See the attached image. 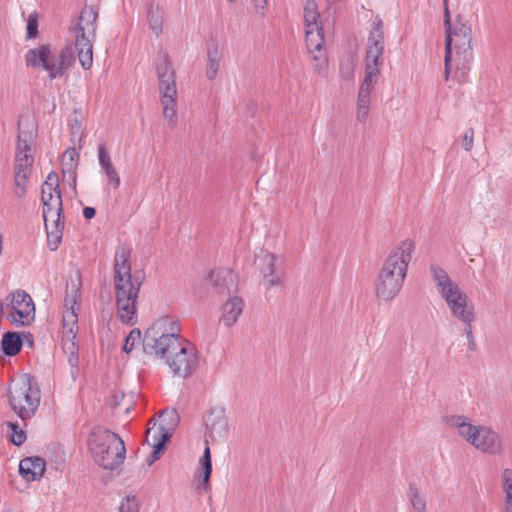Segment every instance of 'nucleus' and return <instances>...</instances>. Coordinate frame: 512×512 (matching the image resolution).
I'll use <instances>...</instances> for the list:
<instances>
[{
    "label": "nucleus",
    "instance_id": "obj_34",
    "mask_svg": "<svg viewBox=\"0 0 512 512\" xmlns=\"http://www.w3.org/2000/svg\"><path fill=\"white\" fill-rule=\"evenodd\" d=\"M311 55L314 69L319 75L325 76L328 69V59L325 49L321 50V52L312 53Z\"/></svg>",
    "mask_w": 512,
    "mask_h": 512
},
{
    "label": "nucleus",
    "instance_id": "obj_19",
    "mask_svg": "<svg viewBox=\"0 0 512 512\" xmlns=\"http://www.w3.org/2000/svg\"><path fill=\"white\" fill-rule=\"evenodd\" d=\"M257 259L259 260V268L266 285H279L281 283L280 277L275 274L276 256L273 253L261 251Z\"/></svg>",
    "mask_w": 512,
    "mask_h": 512
},
{
    "label": "nucleus",
    "instance_id": "obj_8",
    "mask_svg": "<svg viewBox=\"0 0 512 512\" xmlns=\"http://www.w3.org/2000/svg\"><path fill=\"white\" fill-rule=\"evenodd\" d=\"M74 60V51L71 47L61 49L56 55L49 44L29 49L25 54L26 65L47 71L50 80L62 77L73 65Z\"/></svg>",
    "mask_w": 512,
    "mask_h": 512
},
{
    "label": "nucleus",
    "instance_id": "obj_12",
    "mask_svg": "<svg viewBox=\"0 0 512 512\" xmlns=\"http://www.w3.org/2000/svg\"><path fill=\"white\" fill-rule=\"evenodd\" d=\"M384 46L385 42L383 21L379 16H376L367 39V47L364 59L365 79H369V81H378L380 75V67L384 62Z\"/></svg>",
    "mask_w": 512,
    "mask_h": 512
},
{
    "label": "nucleus",
    "instance_id": "obj_14",
    "mask_svg": "<svg viewBox=\"0 0 512 512\" xmlns=\"http://www.w3.org/2000/svg\"><path fill=\"white\" fill-rule=\"evenodd\" d=\"M207 283L212 287L213 293L217 295H231L237 290L238 282L236 274L228 268L211 270L206 278Z\"/></svg>",
    "mask_w": 512,
    "mask_h": 512
},
{
    "label": "nucleus",
    "instance_id": "obj_27",
    "mask_svg": "<svg viewBox=\"0 0 512 512\" xmlns=\"http://www.w3.org/2000/svg\"><path fill=\"white\" fill-rule=\"evenodd\" d=\"M147 20L150 30L159 36L163 31V12L159 7L150 4L147 9Z\"/></svg>",
    "mask_w": 512,
    "mask_h": 512
},
{
    "label": "nucleus",
    "instance_id": "obj_37",
    "mask_svg": "<svg viewBox=\"0 0 512 512\" xmlns=\"http://www.w3.org/2000/svg\"><path fill=\"white\" fill-rule=\"evenodd\" d=\"M97 152H98L97 153L98 154L97 155L98 162L101 167V171L114 167L111 157H110L109 153L107 152V149H106V146L104 143H101L98 145Z\"/></svg>",
    "mask_w": 512,
    "mask_h": 512
},
{
    "label": "nucleus",
    "instance_id": "obj_50",
    "mask_svg": "<svg viewBox=\"0 0 512 512\" xmlns=\"http://www.w3.org/2000/svg\"><path fill=\"white\" fill-rule=\"evenodd\" d=\"M96 214V210L93 207H85L83 209V216L85 219L90 220L92 219Z\"/></svg>",
    "mask_w": 512,
    "mask_h": 512
},
{
    "label": "nucleus",
    "instance_id": "obj_38",
    "mask_svg": "<svg viewBox=\"0 0 512 512\" xmlns=\"http://www.w3.org/2000/svg\"><path fill=\"white\" fill-rule=\"evenodd\" d=\"M141 339V331L138 328H134L130 331V333L125 338V343L123 345V351L125 353H130L135 344L138 343Z\"/></svg>",
    "mask_w": 512,
    "mask_h": 512
},
{
    "label": "nucleus",
    "instance_id": "obj_5",
    "mask_svg": "<svg viewBox=\"0 0 512 512\" xmlns=\"http://www.w3.org/2000/svg\"><path fill=\"white\" fill-rule=\"evenodd\" d=\"M89 447L97 465L105 470L119 468L126 457L122 438L108 429H96L90 434Z\"/></svg>",
    "mask_w": 512,
    "mask_h": 512
},
{
    "label": "nucleus",
    "instance_id": "obj_56",
    "mask_svg": "<svg viewBox=\"0 0 512 512\" xmlns=\"http://www.w3.org/2000/svg\"><path fill=\"white\" fill-rule=\"evenodd\" d=\"M508 512V511H507Z\"/></svg>",
    "mask_w": 512,
    "mask_h": 512
},
{
    "label": "nucleus",
    "instance_id": "obj_31",
    "mask_svg": "<svg viewBox=\"0 0 512 512\" xmlns=\"http://www.w3.org/2000/svg\"><path fill=\"white\" fill-rule=\"evenodd\" d=\"M63 213V202L61 195H55L54 203H49V206H43V218L44 222H49V219H59Z\"/></svg>",
    "mask_w": 512,
    "mask_h": 512
},
{
    "label": "nucleus",
    "instance_id": "obj_28",
    "mask_svg": "<svg viewBox=\"0 0 512 512\" xmlns=\"http://www.w3.org/2000/svg\"><path fill=\"white\" fill-rule=\"evenodd\" d=\"M407 498L415 512H426L427 503L425 494L421 492L413 483L409 484Z\"/></svg>",
    "mask_w": 512,
    "mask_h": 512
},
{
    "label": "nucleus",
    "instance_id": "obj_22",
    "mask_svg": "<svg viewBox=\"0 0 512 512\" xmlns=\"http://www.w3.org/2000/svg\"><path fill=\"white\" fill-rule=\"evenodd\" d=\"M305 42L307 50L310 54L321 52L324 50V30L323 27L306 28Z\"/></svg>",
    "mask_w": 512,
    "mask_h": 512
},
{
    "label": "nucleus",
    "instance_id": "obj_18",
    "mask_svg": "<svg viewBox=\"0 0 512 512\" xmlns=\"http://www.w3.org/2000/svg\"><path fill=\"white\" fill-rule=\"evenodd\" d=\"M205 425L214 438L224 439L228 435V422L223 410H211L205 418Z\"/></svg>",
    "mask_w": 512,
    "mask_h": 512
},
{
    "label": "nucleus",
    "instance_id": "obj_46",
    "mask_svg": "<svg viewBox=\"0 0 512 512\" xmlns=\"http://www.w3.org/2000/svg\"><path fill=\"white\" fill-rule=\"evenodd\" d=\"M465 324V334L469 343V349L473 351L475 349V341L472 333V322L464 323Z\"/></svg>",
    "mask_w": 512,
    "mask_h": 512
},
{
    "label": "nucleus",
    "instance_id": "obj_54",
    "mask_svg": "<svg viewBox=\"0 0 512 512\" xmlns=\"http://www.w3.org/2000/svg\"><path fill=\"white\" fill-rule=\"evenodd\" d=\"M229 2H234L235 0H228Z\"/></svg>",
    "mask_w": 512,
    "mask_h": 512
},
{
    "label": "nucleus",
    "instance_id": "obj_20",
    "mask_svg": "<svg viewBox=\"0 0 512 512\" xmlns=\"http://www.w3.org/2000/svg\"><path fill=\"white\" fill-rule=\"evenodd\" d=\"M244 302L240 297L230 296L222 306L220 321L226 326H233L242 314Z\"/></svg>",
    "mask_w": 512,
    "mask_h": 512
},
{
    "label": "nucleus",
    "instance_id": "obj_42",
    "mask_svg": "<svg viewBox=\"0 0 512 512\" xmlns=\"http://www.w3.org/2000/svg\"><path fill=\"white\" fill-rule=\"evenodd\" d=\"M42 188L50 189L51 191H55V194L61 195V191L59 189V180H58L57 174L54 173V172H51L47 176V178H46Z\"/></svg>",
    "mask_w": 512,
    "mask_h": 512
},
{
    "label": "nucleus",
    "instance_id": "obj_29",
    "mask_svg": "<svg viewBox=\"0 0 512 512\" xmlns=\"http://www.w3.org/2000/svg\"><path fill=\"white\" fill-rule=\"evenodd\" d=\"M154 67L158 78L164 74L175 73L168 53L163 50L158 51L154 60Z\"/></svg>",
    "mask_w": 512,
    "mask_h": 512
},
{
    "label": "nucleus",
    "instance_id": "obj_16",
    "mask_svg": "<svg viewBox=\"0 0 512 512\" xmlns=\"http://www.w3.org/2000/svg\"><path fill=\"white\" fill-rule=\"evenodd\" d=\"M80 149L81 146L79 148L69 147L64 151L61 157L63 176L64 178L67 177L68 182L74 190L76 189V170L80 158Z\"/></svg>",
    "mask_w": 512,
    "mask_h": 512
},
{
    "label": "nucleus",
    "instance_id": "obj_43",
    "mask_svg": "<svg viewBox=\"0 0 512 512\" xmlns=\"http://www.w3.org/2000/svg\"><path fill=\"white\" fill-rule=\"evenodd\" d=\"M38 33L37 18L30 16L27 22V38H34Z\"/></svg>",
    "mask_w": 512,
    "mask_h": 512
},
{
    "label": "nucleus",
    "instance_id": "obj_15",
    "mask_svg": "<svg viewBox=\"0 0 512 512\" xmlns=\"http://www.w3.org/2000/svg\"><path fill=\"white\" fill-rule=\"evenodd\" d=\"M80 297L79 289H72L71 294L67 295L64 301V312H63V329L64 334L71 339H74L78 331V310L76 307L77 299Z\"/></svg>",
    "mask_w": 512,
    "mask_h": 512
},
{
    "label": "nucleus",
    "instance_id": "obj_30",
    "mask_svg": "<svg viewBox=\"0 0 512 512\" xmlns=\"http://www.w3.org/2000/svg\"><path fill=\"white\" fill-rule=\"evenodd\" d=\"M319 13L317 10V4L314 0H307L304 6V23L305 28H315L321 27L318 22Z\"/></svg>",
    "mask_w": 512,
    "mask_h": 512
},
{
    "label": "nucleus",
    "instance_id": "obj_51",
    "mask_svg": "<svg viewBox=\"0 0 512 512\" xmlns=\"http://www.w3.org/2000/svg\"><path fill=\"white\" fill-rule=\"evenodd\" d=\"M77 357L74 356V353H71V356L69 357V363L73 367L77 364Z\"/></svg>",
    "mask_w": 512,
    "mask_h": 512
},
{
    "label": "nucleus",
    "instance_id": "obj_1",
    "mask_svg": "<svg viewBox=\"0 0 512 512\" xmlns=\"http://www.w3.org/2000/svg\"><path fill=\"white\" fill-rule=\"evenodd\" d=\"M143 351L166 360L174 376L186 379L199 367V352L188 340L176 332L158 336L154 328L146 330L143 337Z\"/></svg>",
    "mask_w": 512,
    "mask_h": 512
},
{
    "label": "nucleus",
    "instance_id": "obj_17",
    "mask_svg": "<svg viewBox=\"0 0 512 512\" xmlns=\"http://www.w3.org/2000/svg\"><path fill=\"white\" fill-rule=\"evenodd\" d=\"M46 463L41 457L24 458L19 463V473L27 482L39 480L45 472Z\"/></svg>",
    "mask_w": 512,
    "mask_h": 512
},
{
    "label": "nucleus",
    "instance_id": "obj_49",
    "mask_svg": "<svg viewBox=\"0 0 512 512\" xmlns=\"http://www.w3.org/2000/svg\"><path fill=\"white\" fill-rule=\"evenodd\" d=\"M369 108L357 107V120L365 123L368 118Z\"/></svg>",
    "mask_w": 512,
    "mask_h": 512
},
{
    "label": "nucleus",
    "instance_id": "obj_52",
    "mask_svg": "<svg viewBox=\"0 0 512 512\" xmlns=\"http://www.w3.org/2000/svg\"><path fill=\"white\" fill-rule=\"evenodd\" d=\"M168 416H169L172 424L174 425L176 423L177 419H178L177 414L175 412H171V413L168 414Z\"/></svg>",
    "mask_w": 512,
    "mask_h": 512
},
{
    "label": "nucleus",
    "instance_id": "obj_53",
    "mask_svg": "<svg viewBox=\"0 0 512 512\" xmlns=\"http://www.w3.org/2000/svg\"><path fill=\"white\" fill-rule=\"evenodd\" d=\"M3 309H4L3 304L0 301V316L3 314Z\"/></svg>",
    "mask_w": 512,
    "mask_h": 512
},
{
    "label": "nucleus",
    "instance_id": "obj_7",
    "mask_svg": "<svg viewBox=\"0 0 512 512\" xmlns=\"http://www.w3.org/2000/svg\"><path fill=\"white\" fill-rule=\"evenodd\" d=\"M41 399V391L34 377L22 375L12 382L8 390V400L13 412L26 426V421L37 412Z\"/></svg>",
    "mask_w": 512,
    "mask_h": 512
},
{
    "label": "nucleus",
    "instance_id": "obj_55",
    "mask_svg": "<svg viewBox=\"0 0 512 512\" xmlns=\"http://www.w3.org/2000/svg\"><path fill=\"white\" fill-rule=\"evenodd\" d=\"M3 512H10V511H3Z\"/></svg>",
    "mask_w": 512,
    "mask_h": 512
},
{
    "label": "nucleus",
    "instance_id": "obj_21",
    "mask_svg": "<svg viewBox=\"0 0 512 512\" xmlns=\"http://www.w3.org/2000/svg\"><path fill=\"white\" fill-rule=\"evenodd\" d=\"M222 60V52L220 51L219 43L212 40L207 46V67L206 76L212 81L217 77Z\"/></svg>",
    "mask_w": 512,
    "mask_h": 512
},
{
    "label": "nucleus",
    "instance_id": "obj_39",
    "mask_svg": "<svg viewBox=\"0 0 512 512\" xmlns=\"http://www.w3.org/2000/svg\"><path fill=\"white\" fill-rule=\"evenodd\" d=\"M119 512H139V504L137 497L131 495L123 499L119 506Z\"/></svg>",
    "mask_w": 512,
    "mask_h": 512
},
{
    "label": "nucleus",
    "instance_id": "obj_44",
    "mask_svg": "<svg viewBox=\"0 0 512 512\" xmlns=\"http://www.w3.org/2000/svg\"><path fill=\"white\" fill-rule=\"evenodd\" d=\"M55 191H51L50 189L42 188L41 201L43 206H49V203H54L55 200Z\"/></svg>",
    "mask_w": 512,
    "mask_h": 512
},
{
    "label": "nucleus",
    "instance_id": "obj_6",
    "mask_svg": "<svg viewBox=\"0 0 512 512\" xmlns=\"http://www.w3.org/2000/svg\"><path fill=\"white\" fill-rule=\"evenodd\" d=\"M430 272L451 314L463 323L473 322L475 319L474 308L468 296L451 280L448 273L437 264L430 265Z\"/></svg>",
    "mask_w": 512,
    "mask_h": 512
},
{
    "label": "nucleus",
    "instance_id": "obj_4",
    "mask_svg": "<svg viewBox=\"0 0 512 512\" xmlns=\"http://www.w3.org/2000/svg\"><path fill=\"white\" fill-rule=\"evenodd\" d=\"M414 250L415 242L405 239L390 251L383 262L375 287L379 299L390 301L399 294Z\"/></svg>",
    "mask_w": 512,
    "mask_h": 512
},
{
    "label": "nucleus",
    "instance_id": "obj_45",
    "mask_svg": "<svg viewBox=\"0 0 512 512\" xmlns=\"http://www.w3.org/2000/svg\"><path fill=\"white\" fill-rule=\"evenodd\" d=\"M473 129H469L465 132L462 138V146L466 151H470L473 146Z\"/></svg>",
    "mask_w": 512,
    "mask_h": 512
},
{
    "label": "nucleus",
    "instance_id": "obj_32",
    "mask_svg": "<svg viewBox=\"0 0 512 512\" xmlns=\"http://www.w3.org/2000/svg\"><path fill=\"white\" fill-rule=\"evenodd\" d=\"M377 81L363 79L357 98V107L369 108L370 107V93L372 92Z\"/></svg>",
    "mask_w": 512,
    "mask_h": 512
},
{
    "label": "nucleus",
    "instance_id": "obj_48",
    "mask_svg": "<svg viewBox=\"0 0 512 512\" xmlns=\"http://www.w3.org/2000/svg\"><path fill=\"white\" fill-rule=\"evenodd\" d=\"M71 127V134L73 137L79 136V141H81V123L78 121L77 118L74 119V121L70 124Z\"/></svg>",
    "mask_w": 512,
    "mask_h": 512
},
{
    "label": "nucleus",
    "instance_id": "obj_9",
    "mask_svg": "<svg viewBox=\"0 0 512 512\" xmlns=\"http://www.w3.org/2000/svg\"><path fill=\"white\" fill-rule=\"evenodd\" d=\"M449 423L451 426L457 427L459 434L477 450L490 455L502 452V438L493 429L481 425H472L469 418L465 416H453Z\"/></svg>",
    "mask_w": 512,
    "mask_h": 512
},
{
    "label": "nucleus",
    "instance_id": "obj_11",
    "mask_svg": "<svg viewBox=\"0 0 512 512\" xmlns=\"http://www.w3.org/2000/svg\"><path fill=\"white\" fill-rule=\"evenodd\" d=\"M34 143L33 136L30 132L22 131L19 128L18 142L15 155V195L18 198H23L26 195V183L31 173V168L34 163L32 154V146Z\"/></svg>",
    "mask_w": 512,
    "mask_h": 512
},
{
    "label": "nucleus",
    "instance_id": "obj_36",
    "mask_svg": "<svg viewBox=\"0 0 512 512\" xmlns=\"http://www.w3.org/2000/svg\"><path fill=\"white\" fill-rule=\"evenodd\" d=\"M7 426L11 430V442L16 446H21L26 441V433L18 423L8 422Z\"/></svg>",
    "mask_w": 512,
    "mask_h": 512
},
{
    "label": "nucleus",
    "instance_id": "obj_41",
    "mask_svg": "<svg viewBox=\"0 0 512 512\" xmlns=\"http://www.w3.org/2000/svg\"><path fill=\"white\" fill-rule=\"evenodd\" d=\"M102 172L106 176L108 184L110 186H112L113 189H118L121 184V180H120V176H119L118 172L116 171L115 167L105 169Z\"/></svg>",
    "mask_w": 512,
    "mask_h": 512
},
{
    "label": "nucleus",
    "instance_id": "obj_47",
    "mask_svg": "<svg viewBox=\"0 0 512 512\" xmlns=\"http://www.w3.org/2000/svg\"><path fill=\"white\" fill-rule=\"evenodd\" d=\"M254 8L260 16H264L267 10L268 1L267 0H253Z\"/></svg>",
    "mask_w": 512,
    "mask_h": 512
},
{
    "label": "nucleus",
    "instance_id": "obj_23",
    "mask_svg": "<svg viewBox=\"0 0 512 512\" xmlns=\"http://www.w3.org/2000/svg\"><path fill=\"white\" fill-rule=\"evenodd\" d=\"M47 232V245L51 251H56L62 241L64 222L59 219H53L52 225L50 226L45 223Z\"/></svg>",
    "mask_w": 512,
    "mask_h": 512
},
{
    "label": "nucleus",
    "instance_id": "obj_26",
    "mask_svg": "<svg viewBox=\"0 0 512 512\" xmlns=\"http://www.w3.org/2000/svg\"><path fill=\"white\" fill-rule=\"evenodd\" d=\"M171 432L161 425L158 432L154 434L153 451L151 453V459L148 460V464L151 465L155 460H158L160 453L165 447V444L169 441Z\"/></svg>",
    "mask_w": 512,
    "mask_h": 512
},
{
    "label": "nucleus",
    "instance_id": "obj_2",
    "mask_svg": "<svg viewBox=\"0 0 512 512\" xmlns=\"http://www.w3.org/2000/svg\"><path fill=\"white\" fill-rule=\"evenodd\" d=\"M443 3L445 6L444 25L446 31L444 57L445 80H449L451 70L454 68L453 79L458 83H464L468 79L473 62L471 28L464 23L452 26L447 6L448 0H443Z\"/></svg>",
    "mask_w": 512,
    "mask_h": 512
},
{
    "label": "nucleus",
    "instance_id": "obj_24",
    "mask_svg": "<svg viewBox=\"0 0 512 512\" xmlns=\"http://www.w3.org/2000/svg\"><path fill=\"white\" fill-rule=\"evenodd\" d=\"M23 345V341L17 332H6L2 337V351L7 356L17 355Z\"/></svg>",
    "mask_w": 512,
    "mask_h": 512
},
{
    "label": "nucleus",
    "instance_id": "obj_3",
    "mask_svg": "<svg viewBox=\"0 0 512 512\" xmlns=\"http://www.w3.org/2000/svg\"><path fill=\"white\" fill-rule=\"evenodd\" d=\"M129 258L130 252L126 248L116 251L113 282L117 317L123 324L134 325L137 322V299L141 282L132 280Z\"/></svg>",
    "mask_w": 512,
    "mask_h": 512
},
{
    "label": "nucleus",
    "instance_id": "obj_35",
    "mask_svg": "<svg viewBox=\"0 0 512 512\" xmlns=\"http://www.w3.org/2000/svg\"><path fill=\"white\" fill-rule=\"evenodd\" d=\"M200 463L202 465V469H203V483L208 486L209 485V480H210V476H211V473H212V462H211V453H210V448L209 447H206L205 450H204V453L200 459Z\"/></svg>",
    "mask_w": 512,
    "mask_h": 512
},
{
    "label": "nucleus",
    "instance_id": "obj_40",
    "mask_svg": "<svg viewBox=\"0 0 512 512\" xmlns=\"http://www.w3.org/2000/svg\"><path fill=\"white\" fill-rule=\"evenodd\" d=\"M503 491L505 492L506 498L512 499V470L506 468L503 470Z\"/></svg>",
    "mask_w": 512,
    "mask_h": 512
},
{
    "label": "nucleus",
    "instance_id": "obj_25",
    "mask_svg": "<svg viewBox=\"0 0 512 512\" xmlns=\"http://www.w3.org/2000/svg\"><path fill=\"white\" fill-rule=\"evenodd\" d=\"M160 95L164 118L169 123L175 124L177 120V93H163Z\"/></svg>",
    "mask_w": 512,
    "mask_h": 512
},
{
    "label": "nucleus",
    "instance_id": "obj_10",
    "mask_svg": "<svg viewBox=\"0 0 512 512\" xmlns=\"http://www.w3.org/2000/svg\"><path fill=\"white\" fill-rule=\"evenodd\" d=\"M97 18L98 10L94 6L85 5L74 28L78 59L85 70L90 69L93 64V42L96 36Z\"/></svg>",
    "mask_w": 512,
    "mask_h": 512
},
{
    "label": "nucleus",
    "instance_id": "obj_13",
    "mask_svg": "<svg viewBox=\"0 0 512 512\" xmlns=\"http://www.w3.org/2000/svg\"><path fill=\"white\" fill-rule=\"evenodd\" d=\"M12 312L7 319L16 326H27L35 317V306L31 296L24 290H16L9 295Z\"/></svg>",
    "mask_w": 512,
    "mask_h": 512
},
{
    "label": "nucleus",
    "instance_id": "obj_33",
    "mask_svg": "<svg viewBox=\"0 0 512 512\" xmlns=\"http://www.w3.org/2000/svg\"><path fill=\"white\" fill-rule=\"evenodd\" d=\"M175 73H169L158 78L160 94L177 93Z\"/></svg>",
    "mask_w": 512,
    "mask_h": 512
}]
</instances>
